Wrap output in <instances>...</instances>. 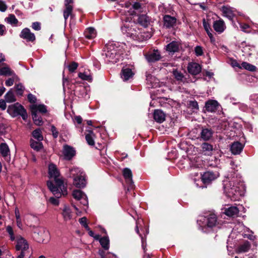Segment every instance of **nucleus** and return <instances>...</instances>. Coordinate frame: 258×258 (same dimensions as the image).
I'll use <instances>...</instances> for the list:
<instances>
[{"instance_id": "nucleus-1", "label": "nucleus", "mask_w": 258, "mask_h": 258, "mask_svg": "<svg viewBox=\"0 0 258 258\" xmlns=\"http://www.w3.org/2000/svg\"><path fill=\"white\" fill-rule=\"evenodd\" d=\"M48 174L50 178L54 179L55 183L54 184L51 181H47V185L49 190L57 198L61 197L62 195L66 196L68 194L67 186L60 177L59 172L56 166L52 163L48 166Z\"/></svg>"}, {"instance_id": "nucleus-2", "label": "nucleus", "mask_w": 258, "mask_h": 258, "mask_svg": "<svg viewBox=\"0 0 258 258\" xmlns=\"http://www.w3.org/2000/svg\"><path fill=\"white\" fill-rule=\"evenodd\" d=\"M224 181V189L226 196L232 201H238L244 195V187L240 177L228 175Z\"/></svg>"}, {"instance_id": "nucleus-3", "label": "nucleus", "mask_w": 258, "mask_h": 258, "mask_svg": "<svg viewBox=\"0 0 258 258\" xmlns=\"http://www.w3.org/2000/svg\"><path fill=\"white\" fill-rule=\"evenodd\" d=\"M123 51L121 45L116 42H109L106 44L102 56L106 62L116 63L121 57Z\"/></svg>"}, {"instance_id": "nucleus-4", "label": "nucleus", "mask_w": 258, "mask_h": 258, "mask_svg": "<svg viewBox=\"0 0 258 258\" xmlns=\"http://www.w3.org/2000/svg\"><path fill=\"white\" fill-rule=\"evenodd\" d=\"M70 177L73 178L74 185L78 188H83L87 184L85 173L79 168L74 167L69 170Z\"/></svg>"}, {"instance_id": "nucleus-5", "label": "nucleus", "mask_w": 258, "mask_h": 258, "mask_svg": "<svg viewBox=\"0 0 258 258\" xmlns=\"http://www.w3.org/2000/svg\"><path fill=\"white\" fill-rule=\"evenodd\" d=\"M6 231L10 236L11 240H16V249L17 250H21V252H25L29 249V244L26 239L21 235H18L15 238L12 227L9 225L6 227Z\"/></svg>"}, {"instance_id": "nucleus-6", "label": "nucleus", "mask_w": 258, "mask_h": 258, "mask_svg": "<svg viewBox=\"0 0 258 258\" xmlns=\"http://www.w3.org/2000/svg\"><path fill=\"white\" fill-rule=\"evenodd\" d=\"M217 223V217L213 213H209L205 216H201L198 220V223L202 228H212L215 226Z\"/></svg>"}, {"instance_id": "nucleus-7", "label": "nucleus", "mask_w": 258, "mask_h": 258, "mask_svg": "<svg viewBox=\"0 0 258 258\" xmlns=\"http://www.w3.org/2000/svg\"><path fill=\"white\" fill-rule=\"evenodd\" d=\"M132 25L130 26L129 24H124L121 27L122 32L125 34L127 36L132 38L134 40L138 41H143L145 36L142 34H137V33H133L131 31H135V28L132 27Z\"/></svg>"}, {"instance_id": "nucleus-8", "label": "nucleus", "mask_w": 258, "mask_h": 258, "mask_svg": "<svg viewBox=\"0 0 258 258\" xmlns=\"http://www.w3.org/2000/svg\"><path fill=\"white\" fill-rule=\"evenodd\" d=\"M123 8L124 12H127L126 15H133L136 14L135 11H137L138 12H143L144 7L142 5L139 3H135L133 5H132L130 2H125L123 4Z\"/></svg>"}, {"instance_id": "nucleus-9", "label": "nucleus", "mask_w": 258, "mask_h": 258, "mask_svg": "<svg viewBox=\"0 0 258 258\" xmlns=\"http://www.w3.org/2000/svg\"><path fill=\"white\" fill-rule=\"evenodd\" d=\"M73 198L80 202V203L84 206H87L88 201L86 195L81 190L75 189L73 191Z\"/></svg>"}, {"instance_id": "nucleus-10", "label": "nucleus", "mask_w": 258, "mask_h": 258, "mask_svg": "<svg viewBox=\"0 0 258 258\" xmlns=\"http://www.w3.org/2000/svg\"><path fill=\"white\" fill-rule=\"evenodd\" d=\"M7 111L10 114H11L12 111H14L15 114H20L22 115L24 119H25L27 116L26 110L21 105H20L18 103L9 106L8 107Z\"/></svg>"}, {"instance_id": "nucleus-11", "label": "nucleus", "mask_w": 258, "mask_h": 258, "mask_svg": "<svg viewBox=\"0 0 258 258\" xmlns=\"http://www.w3.org/2000/svg\"><path fill=\"white\" fill-rule=\"evenodd\" d=\"M134 75L133 67L131 66L123 67L120 73L121 78L123 81H127L133 79Z\"/></svg>"}, {"instance_id": "nucleus-12", "label": "nucleus", "mask_w": 258, "mask_h": 258, "mask_svg": "<svg viewBox=\"0 0 258 258\" xmlns=\"http://www.w3.org/2000/svg\"><path fill=\"white\" fill-rule=\"evenodd\" d=\"M49 233L47 231H45L43 229H39L34 232L33 236L38 242L43 243L45 241Z\"/></svg>"}, {"instance_id": "nucleus-13", "label": "nucleus", "mask_w": 258, "mask_h": 258, "mask_svg": "<svg viewBox=\"0 0 258 258\" xmlns=\"http://www.w3.org/2000/svg\"><path fill=\"white\" fill-rule=\"evenodd\" d=\"M219 176L218 173H214L211 171H207L202 175L201 178L203 182L205 184H208L212 181L215 180Z\"/></svg>"}, {"instance_id": "nucleus-14", "label": "nucleus", "mask_w": 258, "mask_h": 258, "mask_svg": "<svg viewBox=\"0 0 258 258\" xmlns=\"http://www.w3.org/2000/svg\"><path fill=\"white\" fill-rule=\"evenodd\" d=\"M221 11L223 16L230 20H232L235 16L237 13L235 9L228 6H223L221 8Z\"/></svg>"}, {"instance_id": "nucleus-15", "label": "nucleus", "mask_w": 258, "mask_h": 258, "mask_svg": "<svg viewBox=\"0 0 258 258\" xmlns=\"http://www.w3.org/2000/svg\"><path fill=\"white\" fill-rule=\"evenodd\" d=\"M0 153L5 160L9 162L11 160L10 150L6 143H0Z\"/></svg>"}, {"instance_id": "nucleus-16", "label": "nucleus", "mask_w": 258, "mask_h": 258, "mask_svg": "<svg viewBox=\"0 0 258 258\" xmlns=\"http://www.w3.org/2000/svg\"><path fill=\"white\" fill-rule=\"evenodd\" d=\"M73 0H65V9L63 11V17L66 21L69 16L72 15L73 7L72 4Z\"/></svg>"}, {"instance_id": "nucleus-17", "label": "nucleus", "mask_w": 258, "mask_h": 258, "mask_svg": "<svg viewBox=\"0 0 258 258\" xmlns=\"http://www.w3.org/2000/svg\"><path fill=\"white\" fill-rule=\"evenodd\" d=\"M201 147V152L203 155L208 156L212 155L214 151V148L212 145L205 142L202 144Z\"/></svg>"}, {"instance_id": "nucleus-18", "label": "nucleus", "mask_w": 258, "mask_h": 258, "mask_svg": "<svg viewBox=\"0 0 258 258\" xmlns=\"http://www.w3.org/2000/svg\"><path fill=\"white\" fill-rule=\"evenodd\" d=\"M20 37L26 39L28 41H33L35 40V36L34 33L31 32L28 28L23 29L20 34Z\"/></svg>"}, {"instance_id": "nucleus-19", "label": "nucleus", "mask_w": 258, "mask_h": 258, "mask_svg": "<svg viewBox=\"0 0 258 258\" xmlns=\"http://www.w3.org/2000/svg\"><path fill=\"white\" fill-rule=\"evenodd\" d=\"M61 215L66 222H69L73 219V212L70 207L68 206H64L62 209Z\"/></svg>"}, {"instance_id": "nucleus-20", "label": "nucleus", "mask_w": 258, "mask_h": 258, "mask_svg": "<svg viewBox=\"0 0 258 258\" xmlns=\"http://www.w3.org/2000/svg\"><path fill=\"white\" fill-rule=\"evenodd\" d=\"M145 57L148 62H152L160 60L161 55L158 50H154L153 51L146 54Z\"/></svg>"}, {"instance_id": "nucleus-21", "label": "nucleus", "mask_w": 258, "mask_h": 258, "mask_svg": "<svg viewBox=\"0 0 258 258\" xmlns=\"http://www.w3.org/2000/svg\"><path fill=\"white\" fill-rule=\"evenodd\" d=\"M164 26L167 28L173 27L176 23V19L174 17L166 15L163 17Z\"/></svg>"}, {"instance_id": "nucleus-22", "label": "nucleus", "mask_w": 258, "mask_h": 258, "mask_svg": "<svg viewBox=\"0 0 258 258\" xmlns=\"http://www.w3.org/2000/svg\"><path fill=\"white\" fill-rule=\"evenodd\" d=\"M63 154L66 159L70 160L75 156V150L73 148L65 145L63 147Z\"/></svg>"}, {"instance_id": "nucleus-23", "label": "nucleus", "mask_w": 258, "mask_h": 258, "mask_svg": "<svg viewBox=\"0 0 258 258\" xmlns=\"http://www.w3.org/2000/svg\"><path fill=\"white\" fill-rule=\"evenodd\" d=\"M213 135V131L211 128H203L200 133L201 138L205 141L210 140Z\"/></svg>"}, {"instance_id": "nucleus-24", "label": "nucleus", "mask_w": 258, "mask_h": 258, "mask_svg": "<svg viewBox=\"0 0 258 258\" xmlns=\"http://www.w3.org/2000/svg\"><path fill=\"white\" fill-rule=\"evenodd\" d=\"M213 28L217 32L221 33L226 29V25L223 20L219 19L214 22Z\"/></svg>"}, {"instance_id": "nucleus-25", "label": "nucleus", "mask_w": 258, "mask_h": 258, "mask_svg": "<svg viewBox=\"0 0 258 258\" xmlns=\"http://www.w3.org/2000/svg\"><path fill=\"white\" fill-rule=\"evenodd\" d=\"M219 107V103L216 100H209L205 104V107L206 110L211 112H213L216 111Z\"/></svg>"}, {"instance_id": "nucleus-26", "label": "nucleus", "mask_w": 258, "mask_h": 258, "mask_svg": "<svg viewBox=\"0 0 258 258\" xmlns=\"http://www.w3.org/2000/svg\"><path fill=\"white\" fill-rule=\"evenodd\" d=\"M187 70L190 74L196 75L200 73L201 68L198 63L196 62H191L188 64Z\"/></svg>"}, {"instance_id": "nucleus-27", "label": "nucleus", "mask_w": 258, "mask_h": 258, "mask_svg": "<svg viewBox=\"0 0 258 258\" xmlns=\"http://www.w3.org/2000/svg\"><path fill=\"white\" fill-rule=\"evenodd\" d=\"M223 213L228 216L234 217L237 215L239 213V209L235 206H231L224 209Z\"/></svg>"}, {"instance_id": "nucleus-28", "label": "nucleus", "mask_w": 258, "mask_h": 258, "mask_svg": "<svg viewBox=\"0 0 258 258\" xmlns=\"http://www.w3.org/2000/svg\"><path fill=\"white\" fill-rule=\"evenodd\" d=\"M243 148V146L242 144L238 142L233 143L231 146V151L233 154L237 155L239 154Z\"/></svg>"}, {"instance_id": "nucleus-29", "label": "nucleus", "mask_w": 258, "mask_h": 258, "mask_svg": "<svg viewBox=\"0 0 258 258\" xmlns=\"http://www.w3.org/2000/svg\"><path fill=\"white\" fill-rule=\"evenodd\" d=\"M154 119L159 123L163 122L165 119V114L161 110H155L154 112Z\"/></svg>"}, {"instance_id": "nucleus-30", "label": "nucleus", "mask_w": 258, "mask_h": 258, "mask_svg": "<svg viewBox=\"0 0 258 258\" xmlns=\"http://www.w3.org/2000/svg\"><path fill=\"white\" fill-rule=\"evenodd\" d=\"M31 112L37 113L39 111L41 113H44L47 112V109L44 105H37L33 104L30 107Z\"/></svg>"}, {"instance_id": "nucleus-31", "label": "nucleus", "mask_w": 258, "mask_h": 258, "mask_svg": "<svg viewBox=\"0 0 258 258\" xmlns=\"http://www.w3.org/2000/svg\"><path fill=\"white\" fill-rule=\"evenodd\" d=\"M172 73L175 79L178 82L184 83L186 81V78L180 71L177 69H173Z\"/></svg>"}, {"instance_id": "nucleus-32", "label": "nucleus", "mask_w": 258, "mask_h": 258, "mask_svg": "<svg viewBox=\"0 0 258 258\" xmlns=\"http://www.w3.org/2000/svg\"><path fill=\"white\" fill-rule=\"evenodd\" d=\"M150 22V19L146 15H141L138 18V22L145 27L149 25Z\"/></svg>"}, {"instance_id": "nucleus-33", "label": "nucleus", "mask_w": 258, "mask_h": 258, "mask_svg": "<svg viewBox=\"0 0 258 258\" xmlns=\"http://www.w3.org/2000/svg\"><path fill=\"white\" fill-rule=\"evenodd\" d=\"M123 175L127 182L131 184L133 183L132 172L129 168H125L123 169Z\"/></svg>"}, {"instance_id": "nucleus-34", "label": "nucleus", "mask_w": 258, "mask_h": 258, "mask_svg": "<svg viewBox=\"0 0 258 258\" xmlns=\"http://www.w3.org/2000/svg\"><path fill=\"white\" fill-rule=\"evenodd\" d=\"M179 44L176 41H172L166 46V50L170 52H175L178 50Z\"/></svg>"}, {"instance_id": "nucleus-35", "label": "nucleus", "mask_w": 258, "mask_h": 258, "mask_svg": "<svg viewBox=\"0 0 258 258\" xmlns=\"http://www.w3.org/2000/svg\"><path fill=\"white\" fill-rule=\"evenodd\" d=\"M87 132L85 136L86 140L89 145L93 146L94 145V139L95 138V134L91 130L87 131Z\"/></svg>"}, {"instance_id": "nucleus-36", "label": "nucleus", "mask_w": 258, "mask_h": 258, "mask_svg": "<svg viewBox=\"0 0 258 258\" xmlns=\"http://www.w3.org/2000/svg\"><path fill=\"white\" fill-rule=\"evenodd\" d=\"M41 141H35L33 139L30 140V146L31 147L36 151H40L43 147L42 143Z\"/></svg>"}, {"instance_id": "nucleus-37", "label": "nucleus", "mask_w": 258, "mask_h": 258, "mask_svg": "<svg viewBox=\"0 0 258 258\" xmlns=\"http://www.w3.org/2000/svg\"><path fill=\"white\" fill-rule=\"evenodd\" d=\"M250 247V245L249 242L245 241L241 245H239L236 249L238 253L245 252L248 251Z\"/></svg>"}, {"instance_id": "nucleus-38", "label": "nucleus", "mask_w": 258, "mask_h": 258, "mask_svg": "<svg viewBox=\"0 0 258 258\" xmlns=\"http://www.w3.org/2000/svg\"><path fill=\"white\" fill-rule=\"evenodd\" d=\"M14 72L8 66L0 68V76H14Z\"/></svg>"}, {"instance_id": "nucleus-39", "label": "nucleus", "mask_w": 258, "mask_h": 258, "mask_svg": "<svg viewBox=\"0 0 258 258\" xmlns=\"http://www.w3.org/2000/svg\"><path fill=\"white\" fill-rule=\"evenodd\" d=\"M5 20L7 23L13 26H16L18 23V20L13 14L9 15L8 17L5 18Z\"/></svg>"}, {"instance_id": "nucleus-40", "label": "nucleus", "mask_w": 258, "mask_h": 258, "mask_svg": "<svg viewBox=\"0 0 258 258\" xmlns=\"http://www.w3.org/2000/svg\"><path fill=\"white\" fill-rule=\"evenodd\" d=\"M85 36L87 38L92 39L96 37V32L93 28H89L85 31Z\"/></svg>"}, {"instance_id": "nucleus-41", "label": "nucleus", "mask_w": 258, "mask_h": 258, "mask_svg": "<svg viewBox=\"0 0 258 258\" xmlns=\"http://www.w3.org/2000/svg\"><path fill=\"white\" fill-rule=\"evenodd\" d=\"M78 77L83 80L91 82L92 81V77L89 71L79 73Z\"/></svg>"}, {"instance_id": "nucleus-42", "label": "nucleus", "mask_w": 258, "mask_h": 258, "mask_svg": "<svg viewBox=\"0 0 258 258\" xmlns=\"http://www.w3.org/2000/svg\"><path fill=\"white\" fill-rule=\"evenodd\" d=\"M99 242L101 246L105 250H108L109 248V240L108 237H99Z\"/></svg>"}, {"instance_id": "nucleus-43", "label": "nucleus", "mask_w": 258, "mask_h": 258, "mask_svg": "<svg viewBox=\"0 0 258 258\" xmlns=\"http://www.w3.org/2000/svg\"><path fill=\"white\" fill-rule=\"evenodd\" d=\"M33 137L37 141H42L43 139L41 131L40 128L35 130L32 132Z\"/></svg>"}, {"instance_id": "nucleus-44", "label": "nucleus", "mask_w": 258, "mask_h": 258, "mask_svg": "<svg viewBox=\"0 0 258 258\" xmlns=\"http://www.w3.org/2000/svg\"><path fill=\"white\" fill-rule=\"evenodd\" d=\"M6 101L8 103H12L16 101L15 95L12 91H8L5 96Z\"/></svg>"}, {"instance_id": "nucleus-45", "label": "nucleus", "mask_w": 258, "mask_h": 258, "mask_svg": "<svg viewBox=\"0 0 258 258\" xmlns=\"http://www.w3.org/2000/svg\"><path fill=\"white\" fill-rule=\"evenodd\" d=\"M242 68L246 70L251 71V72L255 71L256 70L255 66H254L252 64H251L247 62H243L241 64V69H242Z\"/></svg>"}, {"instance_id": "nucleus-46", "label": "nucleus", "mask_w": 258, "mask_h": 258, "mask_svg": "<svg viewBox=\"0 0 258 258\" xmlns=\"http://www.w3.org/2000/svg\"><path fill=\"white\" fill-rule=\"evenodd\" d=\"M32 118L34 122L37 125H41L42 124L43 121L40 117L38 116L37 113L31 112Z\"/></svg>"}, {"instance_id": "nucleus-47", "label": "nucleus", "mask_w": 258, "mask_h": 258, "mask_svg": "<svg viewBox=\"0 0 258 258\" xmlns=\"http://www.w3.org/2000/svg\"><path fill=\"white\" fill-rule=\"evenodd\" d=\"M15 213L16 218L17 225L19 228H21L22 227V223L20 217V214L18 208H16Z\"/></svg>"}, {"instance_id": "nucleus-48", "label": "nucleus", "mask_w": 258, "mask_h": 258, "mask_svg": "<svg viewBox=\"0 0 258 258\" xmlns=\"http://www.w3.org/2000/svg\"><path fill=\"white\" fill-rule=\"evenodd\" d=\"M240 27L242 31L246 33H250L251 30L250 29V26L245 23H240Z\"/></svg>"}, {"instance_id": "nucleus-49", "label": "nucleus", "mask_w": 258, "mask_h": 258, "mask_svg": "<svg viewBox=\"0 0 258 258\" xmlns=\"http://www.w3.org/2000/svg\"><path fill=\"white\" fill-rule=\"evenodd\" d=\"M78 64L77 62H73L70 63L68 66V69L70 72H74L78 68Z\"/></svg>"}, {"instance_id": "nucleus-50", "label": "nucleus", "mask_w": 258, "mask_h": 258, "mask_svg": "<svg viewBox=\"0 0 258 258\" xmlns=\"http://www.w3.org/2000/svg\"><path fill=\"white\" fill-rule=\"evenodd\" d=\"M15 87L17 93L20 95H22L24 89V86L21 84H19Z\"/></svg>"}, {"instance_id": "nucleus-51", "label": "nucleus", "mask_w": 258, "mask_h": 258, "mask_svg": "<svg viewBox=\"0 0 258 258\" xmlns=\"http://www.w3.org/2000/svg\"><path fill=\"white\" fill-rule=\"evenodd\" d=\"M203 25L206 32L210 31V24L205 19L203 20Z\"/></svg>"}, {"instance_id": "nucleus-52", "label": "nucleus", "mask_w": 258, "mask_h": 258, "mask_svg": "<svg viewBox=\"0 0 258 258\" xmlns=\"http://www.w3.org/2000/svg\"><path fill=\"white\" fill-rule=\"evenodd\" d=\"M98 253L101 258H108L109 256L108 255L111 254V253L106 252L103 250L100 249L98 251Z\"/></svg>"}, {"instance_id": "nucleus-53", "label": "nucleus", "mask_w": 258, "mask_h": 258, "mask_svg": "<svg viewBox=\"0 0 258 258\" xmlns=\"http://www.w3.org/2000/svg\"><path fill=\"white\" fill-rule=\"evenodd\" d=\"M13 76L14 77L13 78H9L6 80L5 84L7 86L10 87L14 84V78H17V76H16L15 75H14Z\"/></svg>"}, {"instance_id": "nucleus-54", "label": "nucleus", "mask_w": 258, "mask_h": 258, "mask_svg": "<svg viewBox=\"0 0 258 258\" xmlns=\"http://www.w3.org/2000/svg\"><path fill=\"white\" fill-rule=\"evenodd\" d=\"M195 51L197 56H201L203 53L202 48L199 46H197L195 47Z\"/></svg>"}, {"instance_id": "nucleus-55", "label": "nucleus", "mask_w": 258, "mask_h": 258, "mask_svg": "<svg viewBox=\"0 0 258 258\" xmlns=\"http://www.w3.org/2000/svg\"><path fill=\"white\" fill-rule=\"evenodd\" d=\"M139 29L136 30L135 29V31H131V32H133L134 33H137V34H142L143 36H145L144 40H146L149 39L151 37V35L150 34H145L144 32H138Z\"/></svg>"}, {"instance_id": "nucleus-56", "label": "nucleus", "mask_w": 258, "mask_h": 258, "mask_svg": "<svg viewBox=\"0 0 258 258\" xmlns=\"http://www.w3.org/2000/svg\"><path fill=\"white\" fill-rule=\"evenodd\" d=\"M51 131L52 133V135L54 138H56L58 136V132H57L56 127L54 125H51Z\"/></svg>"}, {"instance_id": "nucleus-57", "label": "nucleus", "mask_w": 258, "mask_h": 258, "mask_svg": "<svg viewBox=\"0 0 258 258\" xmlns=\"http://www.w3.org/2000/svg\"><path fill=\"white\" fill-rule=\"evenodd\" d=\"M32 27L35 30H39L41 29L40 24L39 22H34L32 23Z\"/></svg>"}, {"instance_id": "nucleus-58", "label": "nucleus", "mask_w": 258, "mask_h": 258, "mask_svg": "<svg viewBox=\"0 0 258 258\" xmlns=\"http://www.w3.org/2000/svg\"><path fill=\"white\" fill-rule=\"evenodd\" d=\"M7 9V6L5 3L0 0V11L2 12H5Z\"/></svg>"}, {"instance_id": "nucleus-59", "label": "nucleus", "mask_w": 258, "mask_h": 258, "mask_svg": "<svg viewBox=\"0 0 258 258\" xmlns=\"http://www.w3.org/2000/svg\"><path fill=\"white\" fill-rule=\"evenodd\" d=\"M28 99L31 103H35L36 101V98L32 94H28Z\"/></svg>"}, {"instance_id": "nucleus-60", "label": "nucleus", "mask_w": 258, "mask_h": 258, "mask_svg": "<svg viewBox=\"0 0 258 258\" xmlns=\"http://www.w3.org/2000/svg\"><path fill=\"white\" fill-rule=\"evenodd\" d=\"M6 125L4 123H0V134L3 135L6 132Z\"/></svg>"}, {"instance_id": "nucleus-61", "label": "nucleus", "mask_w": 258, "mask_h": 258, "mask_svg": "<svg viewBox=\"0 0 258 258\" xmlns=\"http://www.w3.org/2000/svg\"><path fill=\"white\" fill-rule=\"evenodd\" d=\"M88 233L90 236L94 237L96 240L99 239L100 235L98 234L95 235L94 232L92 230H89L88 231Z\"/></svg>"}, {"instance_id": "nucleus-62", "label": "nucleus", "mask_w": 258, "mask_h": 258, "mask_svg": "<svg viewBox=\"0 0 258 258\" xmlns=\"http://www.w3.org/2000/svg\"><path fill=\"white\" fill-rule=\"evenodd\" d=\"M231 65L234 68H238L241 69V64H240L236 60H233L231 61Z\"/></svg>"}, {"instance_id": "nucleus-63", "label": "nucleus", "mask_w": 258, "mask_h": 258, "mask_svg": "<svg viewBox=\"0 0 258 258\" xmlns=\"http://www.w3.org/2000/svg\"><path fill=\"white\" fill-rule=\"evenodd\" d=\"M6 107L7 105L6 101L2 99L0 100V108L3 110H4L6 109Z\"/></svg>"}, {"instance_id": "nucleus-64", "label": "nucleus", "mask_w": 258, "mask_h": 258, "mask_svg": "<svg viewBox=\"0 0 258 258\" xmlns=\"http://www.w3.org/2000/svg\"><path fill=\"white\" fill-rule=\"evenodd\" d=\"M250 98L254 103H258V94H254L252 95Z\"/></svg>"}]
</instances>
